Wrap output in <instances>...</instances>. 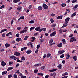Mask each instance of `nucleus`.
Masks as SVG:
<instances>
[{
  "label": "nucleus",
  "instance_id": "f257e3e1",
  "mask_svg": "<svg viewBox=\"0 0 78 78\" xmlns=\"http://www.w3.org/2000/svg\"><path fill=\"white\" fill-rule=\"evenodd\" d=\"M43 7L44 9H48V6H47V5L45 3L43 4Z\"/></svg>",
  "mask_w": 78,
  "mask_h": 78
},
{
  "label": "nucleus",
  "instance_id": "f03ea898",
  "mask_svg": "<svg viewBox=\"0 0 78 78\" xmlns=\"http://www.w3.org/2000/svg\"><path fill=\"white\" fill-rule=\"evenodd\" d=\"M1 65H2V67H5L6 66V63H5V62L3 61L1 62Z\"/></svg>",
  "mask_w": 78,
  "mask_h": 78
},
{
  "label": "nucleus",
  "instance_id": "7ed1b4c3",
  "mask_svg": "<svg viewBox=\"0 0 78 78\" xmlns=\"http://www.w3.org/2000/svg\"><path fill=\"white\" fill-rule=\"evenodd\" d=\"M56 34V31H55L52 33H51L50 34V36L51 37H52V36H55Z\"/></svg>",
  "mask_w": 78,
  "mask_h": 78
},
{
  "label": "nucleus",
  "instance_id": "20e7f679",
  "mask_svg": "<svg viewBox=\"0 0 78 78\" xmlns=\"http://www.w3.org/2000/svg\"><path fill=\"white\" fill-rule=\"evenodd\" d=\"M14 55H15V56H18L20 55V53H19V52H15Z\"/></svg>",
  "mask_w": 78,
  "mask_h": 78
},
{
  "label": "nucleus",
  "instance_id": "39448f33",
  "mask_svg": "<svg viewBox=\"0 0 78 78\" xmlns=\"http://www.w3.org/2000/svg\"><path fill=\"white\" fill-rule=\"evenodd\" d=\"M41 29V28H40V27H38L35 28V30H36V31H39V32H41V31H40Z\"/></svg>",
  "mask_w": 78,
  "mask_h": 78
},
{
  "label": "nucleus",
  "instance_id": "423d86ee",
  "mask_svg": "<svg viewBox=\"0 0 78 78\" xmlns=\"http://www.w3.org/2000/svg\"><path fill=\"white\" fill-rule=\"evenodd\" d=\"M27 46H30V45H31V47H33V43L31 42H29L27 44Z\"/></svg>",
  "mask_w": 78,
  "mask_h": 78
},
{
  "label": "nucleus",
  "instance_id": "0eeeda50",
  "mask_svg": "<svg viewBox=\"0 0 78 78\" xmlns=\"http://www.w3.org/2000/svg\"><path fill=\"white\" fill-rule=\"evenodd\" d=\"M64 52H65V51L64 50H60L58 51V53L59 54H62L63 53H64Z\"/></svg>",
  "mask_w": 78,
  "mask_h": 78
},
{
  "label": "nucleus",
  "instance_id": "6e6552de",
  "mask_svg": "<svg viewBox=\"0 0 78 78\" xmlns=\"http://www.w3.org/2000/svg\"><path fill=\"white\" fill-rule=\"evenodd\" d=\"M19 2H20V0H14L13 1V2L14 3H18Z\"/></svg>",
  "mask_w": 78,
  "mask_h": 78
},
{
  "label": "nucleus",
  "instance_id": "1a4fd4ad",
  "mask_svg": "<svg viewBox=\"0 0 78 78\" xmlns=\"http://www.w3.org/2000/svg\"><path fill=\"white\" fill-rule=\"evenodd\" d=\"M62 16H59L57 17V19H62Z\"/></svg>",
  "mask_w": 78,
  "mask_h": 78
},
{
  "label": "nucleus",
  "instance_id": "9d476101",
  "mask_svg": "<svg viewBox=\"0 0 78 78\" xmlns=\"http://www.w3.org/2000/svg\"><path fill=\"white\" fill-rule=\"evenodd\" d=\"M32 52L31 50H28L27 51H26V53L27 54H30Z\"/></svg>",
  "mask_w": 78,
  "mask_h": 78
},
{
  "label": "nucleus",
  "instance_id": "9b49d317",
  "mask_svg": "<svg viewBox=\"0 0 78 78\" xmlns=\"http://www.w3.org/2000/svg\"><path fill=\"white\" fill-rule=\"evenodd\" d=\"M22 41V38H17L16 39V41L17 42H20V41Z\"/></svg>",
  "mask_w": 78,
  "mask_h": 78
},
{
  "label": "nucleus",
  "instance_id": "f8f14e48",
  "mask_svg": "<svg viewBox=\"0 0 78 78\" xmlns=\"http://www.w3.org/2000/svg\"><path fill=\"white\" fill-rule=\"evenodd\" d=\"M27 30H23L22 31H20V33H26V32H27Z\"/></svg>",
  "mask_w": 78,
  "mask_h": 78
},
{
  "label": "nucleus",
  "instance_id": "ddd939ff",
  "mask_svg": "<svg viewBox=\"0 0 78 78\" xmlns=\"http://www.w3.org/2000/svg\"><path fill=\"white\" fill-rule=\"evenodd\" d=\"M57 47H61L62 46V44L60 43L57 45Z\"/></svg>",
  "mask_w": 78,
  "mask_h": 78
},
{
  "label": "nucleus",
  "instance_id": "4468645a",
  "mask_svg": "<svg viewBox=\"0 0 78 78\" xmlns=\"http://www.w3.org/2000/svg\"><path fill=\"white\" fill-rule=\"evenodd\" d=\"M66 59L70 58V54H67L66 55Z\"/></svg>",
  "mask_w": 78,
  "mask_h": 78
},
{
  "label": "nucleus",
  "instance_id": "2eb2a0df",
  "mask_svg": "<svg viewBox=\"0 0 78 78\" xmlns=\"http://www.w3.org/2000/svg\"><path fill=\"white\" fill-rule=\"evenodd\" d=\"M47 30V28H41V29L40 31H45Z\"/></svg>",
  "mask_w": 78,
  "mask_h": 78
},
{
  "label": "nucleus",
  "instance_id": "dca6fc26",
  "mask_svg": "<svg viewBox=\"0 0 78 78\" xmlns=\"http://www.w3.org/2000/svg\"><path fill=\"white\" fill-rule=\"evenodd\" d=\"M12 33L9 32L6 34V36H10V35H12Z\"/></svg>",
  "mask_w": 78,
  "mask_h": 78
},
{
  "label": "nucleus",
  "instance_id": "f3484780",
  "mask_svg": "<svg viewBox=\"0 0 78 78\" xmlns=\"http://www.w3.org/2000/svg\"><path fill=\"white\" fill-rule=\"evenodd\" d=\"M13 69H14V68L13 67H10L8 68V69H7V70L8 71H9V70H12Z\"/></svg>",
  "mask_w": 78,
  "mask_h": 78
},
{
  "label": "nucleus",
  "instance_id": "a211bd4d",
  "mask_svg": "<svg viewBox=\"0 0 78 78\" xmlns=\"http://www.w3.org/2000/svg\"><path fill=\"white\" fill-rule=\"evenodd\" d=\"M5 46L6 48H8V47H10V44H8V43H6L5 44Z\"/></svg>",
  "mask_w": 78,
  "mask_h": 78
},
{
  "label": "nucleus",
  "instance_id": "6ab92c4d",
  "mask_svg": "<svg viewBox=\"0 0 78 78\" xmlns=\"http://www.w3.org/2000/svg\"><path fill=\"white\" fill-rule=\"evenodd\" d=\"M76 14V12H74L71 15V17H73L75 16Z\"/></svg>",
  "mask_w": 78,
  "mask_h": 78
},
{
  "label": "nucleus",
  "instance_id": "aec40b11",
  "mask_svg": "<svg viewBox=\"0 0 78 78\" xmlns=\"http://www.w3.org/2000/svg\"><path fill=\"white\" fill-rule=\"evenodd\" d=\"M7 73H8V72H7V71H5L2 72V75H5V74H6Z\"/></svg>",
  "mask_w": 78,
  "mask_h": 78
},
{
  "label": "nucleus",
  "instance_id": "412c9836",
  "mask_svg": "<svg viewBox=\"0 0 78 78\" xmlns=\"http://www.w3.org/2000/svg\"><path fill=\"white\" fill-rule=\"evenodd\" d=\"M17 9L18 11H21V10H22L21 7L18 6L17 8Z\"/></svg>",
  "mask_w": 78,
  "mask_h": 78
},
{
  "label": "nucleus",
  "instance_id": "4be33fe9",
  "mask_svg": "<svg viewBox=\"0 0 78 78\" xmlns=\"http://www.w3.org/2000/svg\"><path fill=\"white\" fill-rule=\"evenodd\" d=\"M56 70H57V69H55L52 70H50L49 72H55V71H56Z\"/></svg>",
  "mask_w": 78,
  "mask_h": 78
},
{
  "label": "nucleus",
  "instance_id": "5701e85b",
  "mask_svg": "<svg viewBox=\"0 0 78 78\" xmlns=\"http://www.w3.org/2000/svg\"><path fill=\"white\" fill-rule=\"evenodd\" d=\"M38 10H41V11H42V7L41 6H38Z\"/></svg>",
  "mask_w": 78,
  "mask_h": 78
},
{
  "label": "nucleus",
  "instance_id": "b1692460",
  "mask_svg": "<svg viewBox=\"0 0 78 78\" xmlns=\"http://www.w3.org/2000/svg\"><path fill=\"white\" fill-rule=\"evenodd\" d=\"M70 20V18L69 17H68L65 19V22H68Z\"/></svg>",
  "mask_w": 78,
  "mask_h": 78
},
{
  "label": "nucleus",
  "instance_id": "393cba45",
  "mask_svg": "<svg viewBox=\"0 0 78 78\" xmlns=\"http://www.w3.org/2000/svg\"><path fill=\"white\" fill-rule=\"evenodd\" d=\"M69 73L67 72L64 73L63 74H62V76H64L65 75H67Z\"/></svg>",
  "mask_w": 78,
  "mask_h": 78
},
{
  "label": "nucleus",
  "instance_id": "a878e982",
  "mask_svg": "<svg viewBox=\"0 0 78 78\" xmlns=\"http://www.w3.org/2000/svg\"><path fill=\"white\" fill-rule=\"evenodd\" d=\"M70 39H73V41H76V39L75 38L73 37L71 38Z\"/></svg>",
  "mask_w": 78,
  "mask_h": 78
},
{
  "label": "nucleus",
  "instance_id": "bb28decb",
  "mask_svg": "<svg viewBox=\"0 0 78 78\" xmlns=\"http://www.w3.org/2000/svg\"><path fill=\"white\" fill-rule=\"evenodd\" d=\"M62 42H63V44H66V40L64 39L62 40Z\"/></svg>",
  "mask_w": 78,
  "mask_h": 78
},
{
  "label": "nucleus",
  "instance_id": "cd10ccee",
  "mask_svg": "<svg viewBox=\"0 0 78 78\" xmlns=\"http://www.w3.org/2000/svg\"><path fill=\"white\" fill-rule=\"evenodd\" d=\"M73 58L74 59V60L75 61H76L77 60V57L76 56H74Z\"/></svg>",
  "mask_w": 78,
  "mask_h": 78
},
{
  "label": "nucleus",
  "instance_id": "c85d7f7f",
  "mask_svg": "<svg viewBox=\"0 0 78 78\" xmlns=\"http://www.w3.org/2000/svg\"><path fill=\"white\" fill-rule=\"evenodd\" d=\"M7 31V29H4L3 30H2L1 31L0 33H3V32H5V31Z\"/></svg>",
  "mask_w": 78,
  "mask_h": 78
},
{
  "label": "nucleus",
  "instance_id": "c756f323",
  "mask_svg": "<svg viewBox=\"0 0 78 78\" xmlns=\"http://www.w3.org/2000/svg\"><path fill=\"white\" fill-rule=\"evenodd\" d=\"M62 65H61V64H59V65H58L57 66V67L58 68H59L60 69H61V68H62Z\"/></svg>",
  "mask_w": 78,
  "mask_h": 78
},
{
  "label": "nucleus",
  "instance_id": "7c9ffc66",
  "mask_svg": "<svg viewBox=\"0 0 78 78\" xmlns=\"http://www.w3.org/2000/svg\"><path fill=\"white\" fill-rule=\"evenodd\" d=\"M53 78H55L56 75V72L53 73Z\"/></svg>",
  "mask_w": 78,
  "mask_h": 78
},
{
  "label": "nucleus",
  "instance_id": "2f4dec72",
  "mask_svg": "<svg viewBox=\"0 0 78 78\" xmlns=\"http://www.w3.org/2000/svg\"><path fill=\"white\" fill-rule=\"evenodd\" d=\"M62 7H65L66 6V4L65 3H62L61 4Z\"/></svg>",
  "mask_w": 78,
  "mask_h": 78
},
{
  "label": "nucleus",
  "instance_id": "473e14b6",
  "mask_svg": "<svg viewBox=\"0 0 78 78\" xmlns=\"http://www.w3.org/2000/svg\"><path fill=\"white\" fill-rule=\"evenodd\" d=\"M16 58V56H11L10 57V58H11V59H15Z\"/></svg>",
  "mask_w": 78,
  "mask_h": 78
},
{
  "label": "nucleus",
  "instance_id": "72a5a7b5",
  "mask_svg": "<svg viewBox=\"0 0 78 78\" xmlns=\"http://www.w3.org/2000/svg\"><path fill=\"white\" fill-rule=\"evenodd\" d=\"M29 36H26L25 37V38H24V40H27V39L29 37Z\"/></svg>",
  "mask_w": 78,
  "mask_h": 78
},
{
  "label": "nucleus",
  "instance_id": "f704fd0d",
  "mask_svg": "<svg viewBox=\"0 0 78 78\" xmlns=\"http://www.w3.org/2000/svg\"><path fill=\"white\" fill-rule=\"evenodd\" d=\"M34 28H35V27H31V28H30V31H31L32 30H34Z\"/></svg>",
  "mask_w": 78,
  "mask_h": 78
},
{
  "label": "nucleus",
  "instance_id": "c9c22d12",
  "mask_svg": "<svg viewBox=\"0 0 78 78\" xmlns=\"http://www.w3.org/2000/svg\"><path fill=\"white\" fill-rule=\"evenodd\" d=\"M45 69V66H43L41 67V70H44V69Z\"/></svg>",
  "mask_w": 78,
  "mask_h": 78
},
{
  "label": "nucleus",
  "instance_id": "e433bc0d",
  "mask_svg": "<svg viewBox=\"0 0 78 78\" xmlns=\"http://www.w3.org/2000/svg\"><path fill=\"white\" fill-rule=\"evenodd\" d=\"M34 20H31L29 22V23L32 24L34 23Z\"/></svg>",
  "mask_w": 78,
  "mask_h": 78
},
{
  "label": "nucleus",
  "instance_id": "4c0bfd02",
  "mask_svg": "<svg viewBox=\"0 0 78 78\" xmlns=\"http://www.w3.org/2000/svg\"><path fill=\"white\" fill-rule=\"evenodd\" d=\"M37 75H39V76H43V75H44V74L41 73H39L37 74Z\"/></svg>",
  "mask_w": 78,
  "mask_h": 78
},
{
  "label": "nucleus",
  "instance_id": "58836bf2",
  "mask_svg": "<svg viewBox=\"0 0 78 78\" xmlns=\"http://www.w3.org/2000/svg\"><path fill=\"white\" fill-rule=\"evenodd\" d=\"M50 56H51V54H48L47 55V58H49V57H50Z\"/></svg>",
  "mask_w": 78,
  "mask_h": 78
},
{
  "label": "nucleus",
  "instance_id": "ea45409f",
  "mask_svg": "<svg viewBox=\"0 0 78 78\" xmlns=\"http://www.w3.org/2000/svg\"><path fill=\"white\" fill-rule=\"evenodd\" d=\"M17 73H18V74H19L20 73V71L19 70H17L15 72V74H17Z\"/></svg>",
  "mask_w": 78,
  "mask_h": 78
},
{
  "label": "nucleus",
  "instance_id": "a19ab883",
  "mask_svg": "<svg viewBox=\"0 0 78 78\" xmlns=\"http://www.w3.org/2000/svg\"><path fill=\"white\" fill-rule=\"evenodd\" d=\"M16 61L17 62H23L22 61H21L19 59H17Z\"/></svg>",
  "mask_w": 78,
  "mask_h": 78
},
{
  "label": "nucleus",
  "instance_id": "79ce46f5",
  "mask_svg": "<svg viewBox=\"0 0 78 78\" xmlns=\"http://www.w3.org/2000/svg\"><path fill=\"white\" fill-rule=\"evenodd\" d=\"M53 40L52 39L50 40L49 41V44H51L53 42Z\"/></svg>",
  "mask_w": 78,
  "mask_h": 78
},
{
  "label": "nucleus",
  "instance_id": "37998d69",
  "mask_svg": "<svg viewBox=\"0 0 78 78\" xmlns=\"http://www.w3.org/2000/svg\"><path fill=\"white\" fill-rule=\"evenodd\" d=\"M12 76V74H10L8 75V78H11Z\"/></svg>",
  "mask_w": 78,
  "mask_h": 78
},
{
  "label": "nucleus",
  "instance_id": "c03bdc74",
  "mask_svg": "<svg viewBox=\"0 0 78 78\" xmlns=\"http://www.w3.org/2000/svg\"><path fill=\"white\" fill-rule=\"evenodd\" d=\"M33 5H29V9H31V8H32V6Z\"/></svg>",
  "mask_w": 78,
  "mask_h": 78
},
{
  "label": "nucleus",
  "instance_id": "a18cd8bd",
  "mask_svg": "<svg viewBox=\"0 0 78 78\" xmlns=\"http://www.w3.org/2000/svg\"><path fill=\"white\" fill-rule=\"evenodd\" d=\"M35 67H37V66H39V64H36L34 65Z\"/></svg>",
  "mask_w": 78,
  "mask_h": 78
},
{
  "label": "nucleus",
  "instance_id": "49530a36",
  "mask_svg": "<svg viewBox=\"0 0 78 78\" xmlns=\"http://www.w3.org/2000/svg\"><path fill=\"white\" fill-rule=\"evenodd\" d=\"M76 2H77V0H73L72 2V3H75Z\"/></svg>",
  "mask_w": 78,
  "mask_h": 78
},
{
  "label": "nucleus",
  "instance_id": "de8ad7c7",
  "mask_svg": "<svg viewBox=\"0 0 78 78\" xmlns=\"http://www.w3.org/2000/svg\"><path fill=\"white\" fill-rule=\"evenodd\" d=\"M40 46H41V45L40 44H38L37 46V49H39Z\"/></svg>",
  "mask_w": 78,
  "mask_h": 78
},
{
  "label": "nucleus",
  "instance_id": "09e8293b",
  "mask_svg": "<svg viewBox=\"0 0 78 78\" xmlns=\"http://www.w3.org/2000/svg\"><path fill=\"white\" fill-rule=\"evenodd\" d=\"M13 77H14V78H17V76L16 74H14Z\"/></svg>",
  "mask_w": 78,
  "mask_h": 78
},
{
  "label": "nucleus",
  "instance_id": "8fccbe9b",
  "mask_svg": "<svg viewBox=\"0 0 78 78\" xmlns=\"http://www.w3.org/2000/svg\"><path fill=\"white\" fill-rule=\"evenodd\" d=\"M40 41L41 42H44V39H43L41 38L40 39Z\"/></svg>",
  "mask_w": 78,
  "mask_h": 78
},
{
  "label": "nucleus",
  "instance_id": "3c124183",
  "mask_svg": "<svg viewBox=\"0 0 78 78\" xmlns=\"http://www.w3.org/2000/svg\"><path fill=\"white\" fill-rule=\"evenodd\" d=\"M50 21L51 23H53V22H54V20H53V19H51L50 20Z\"/></svg>",
  "mask_w": 78,
  "mask_h": 78
},
{
  "label": "nucleus",
  "instance_id": "603ef678",
  "mask_svg": "<svg viewBox=\"0 0 78 78\" xmlns=\"http://www.w3.org/2000/svg\"><path fill=\"white\" fill-rule=\"evenodd\" d=\"M60 57L61 58H64V54H62V55L60 56Z\"/></svg>",
  "mask_w": 78,
  "mask_h": 78
},
{
  "label": "nucleus",
  "instance_id": "864d4df0",
  "mask_svg": "<svg viewBox=\"0 0 78 78\" xmlns=\"http://www.w3.org/2000/svg\"><path fill=\"white\" fill-rule=\"evenodd\" d=\"M20 18L21 19H25V17L24 16H21Z\"/></svg>",
  "mask_w": 78,
  "mask_h": 78
},
{
  "label": "nucleus",
  "instance_id": "5fc2aeb1",
  "mask_svg": "<svg viewBox=\"0 0 78 78\" xmlns=\"http://www.w3.org/2000/svg\"><path fill=\"white\" fill-rule=\"evenodd\" d=\"M47 56V55L46 54H44V56H43V58L44 59V58H45V57Z\"/></svg>",
  "mask_w": 78,
  "mask_h": 78
},
{
  "label": "nucleus",
  "instance_id": "6e6d98bb",
  "mask_svg": "<svg viewBox=\"0 0 78 78\" xmlns=\"http://www.w3.org/2000/svg\"><path fill=\"white\" fill-rule=\"evenodd\" d=\"M49 77V75H46L45 76V78H48Z\"/></svg>",
  "mask_w": 78,
  "mask_h": 78
},
{
  "label": "nucleus",
  "instance_id": "4d7b16f0",
  "mask_svg": "<svg viewBox=\"0 0 78 78\" xmlns=\"http://www.w3.org/2000/svg\"><path fill=\"white\" fill-rule=\"evenodd\" d=\"M38 72V70L37 69H36L34 70V73H37Z\"/></svg>",
  "mask_w": 78,
  "mask_h": 78
},
{
  "label": "nucleus",
  "instance_id": "13d9d810",
  "mask_svg": "<svg viewBox=\"0 0 78 78\" xmlns=\"http://www.w3.org/2000/svg\"><path fill=\"white\" fill-rule=\"evenodd\" d=\"M5 8V5H2L0 7V9H2V8Z\"/></svg>",
  "mask_w": 78,
  "mask_h": 78
},
{
  "label": "nucleus",
  "instance_id": "bf43d9fd",
  "mask_svg": "<svg viewBox=\"0 0 78 78\" xmlns=\"http://www.w3.org/2000/svg\"><path fill=\"white\" fill-rule=\"evenodd\" d=\"M17 30H21V27H18L17 28Z\"/></svg>",
  "mask_w": 78,
  "mask_h": 78
},
{
  "label": "nucleus",
  "instance_id": "052dcab7",
  "mask_svg": "<svg viewBox=\"0 0 78 78\" xmlns=\"http://www.w3.org/2000/svg\"><path fill=\"white\" fill-rule=\"evenodd\" d=\"M39 51V50L36 49L35 51V53H37V52Z\"/></svg>",
  "mask_w": 78,
  "mask_h": 78
},
{
  "label": "nucleus",
  "instance_id": "680f3d73",
  "mask_svg": "<svg viewBox=\"0 0 78 78\" xmlns=\"http://www.w3.org/2000/svg\"><path fill=\"white\" fill-rule=\"evenodd\" d=\"M21 59H22V60H25V57H23L21 58Z\"/></svg>",
  "mask_w": 78,
  "mask_h": 78
},
{
  "label": "nucleus",
  "instance_id": "e2e57ef3",
  "mask_svg": "<svg viewBox=\"0 0 78 78\" xmlns=\"http://www.w3.org/2000/svg\"><path fill=\"white\" fill-rule=\"evenodd\" d=\"M2 36L4 37H5V33H4L3 34H2Z\"/></svg>",
  "mask_w": 78,
  "mask_h": 78
},
{
  "label": "nucleus",
  "instance_id": "0e129e2a",
  "mask_svg": "<svg viewBox=\"0 0 78 78\" xmlns=\"http://www.w3.org/2000/svg\"><path fill=\"white\" fill-rule=\"evenodd\" d=\"M16 37H19V36H20V34L19 33H17V34H16Z\"/></svg>",
  "mask_w": 78,
  "mask_h": 78
},
{
  "label": "nucleus",
  "instance_id": "69168bd1",
  "mask_svg": "<svg viewBox=\"0 0 78 78\" xmlns=\"http://www.w3.org/2000/svg\"><path fill=\"white\" fill-rule=\"evenodd\" d=\"M12 63H13V62H9V65H11L12 64Z\"/></svg>",
  "mask_w": 78,
  "mask_h": 78
},
{
  "label": "nucleus",
  "instance_id": "338daca9",
  "mask_svg": "<svg viewBox=\"0 0 78 78\" xmlns=\"http://www.w3.org/2000/svg\"><path fill=\"white\" fill-rule=\"evenodd\" d=\"M26 78V76H21V78Z\"/></svg>",
  "mask_w": 78,
  "mask_h": 78
},
{
  "label": "nucleus",
  "instance_id": "774afa93",
  "mask_svg": "<svg viewBox=\"0 0 78 78\" xmlns=\"http://www.w3.org/2000/svg\"><path fill=\"white\" fill-rule=\"evenodd\" d=\"M67 77H68V76H65L64 77H62V78H67Z\"/></svg>",
  "mask_w": 78,
  "mask_h": 78
}]
</instances>
